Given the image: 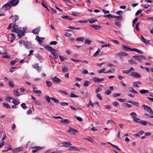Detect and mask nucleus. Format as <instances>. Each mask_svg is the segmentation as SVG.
I'll return each instance as SVG.
<instances>
[{
	"label": "nucleus",
	"mask_w": 153,
	"mask_h": 153,
	"mask_svg": "<svg viewBox=\"0 0 153 153\" xmlns=\"http://www.w3.org/2000/svg\"><path fill=\"white\" fill-rule=\"evenodd\" d=\"M19 2V0H11L3 5L2 8L5 7L7 9H9L11 7L16 6Z\"/></svg>",
	"instance_id": "1"
},
{
	"label": "nucleus",
	"mask_w": 153,
	"mask_h": 153,
	"mask_svg": "<svg viewBox=\"0 0 153 153\" xmlns=\"http://www.w3.org/2000/svg\"><path fill=\"white\" fill-rule=\"evenodd\" d=\"M23 43L26 48L29 49L32 48V44L30 42L26 41Z\"/></svg>",
	"instance_id": "2"
},
{
	"label": "nucleus",
	"mask_w": 153,
	"mask_h": 153,
	"mask_svg": "<svg viewBox=\"0 0 153 153\" xmlns=\"http://www.w3.org/2000/svg\"><path fill=\"white\" fill-rule=\"evenodd\" d=\"M51 78H52V80L54 83H59L62 82V81L60 80V79L56 76L53 77V76H52L51 77Z\"/></svg>",
	"instance_id": "3"
},
{
	"label": "nucleus",
	"mask_w": 153,
	"mask_h": 153,
	"mask_svg": "<svg viewBox=\"0 0 153 153\" xmlns=\"http://www.w3.org/2000/svg\"><path fill=\"white\" fill-rule=\"evenodd\" d=\"M67 132L70 133L71 134H75V133L77 132V131L75 129L70 127L68 130L67 131Z\"/></svg>",
	"instance_id": "4"
},
{
	"label": "nucleus",
	"mask_w": 153,
	"mask_h": 153,
	"mask_svg": "<svg viewBox=\"0 0 153 153\" xmlns=\"http://www.w3.org/2000/svg\"><path fill=\"white\" fill-rule=\"evenodd\" d=\"M31 148L34 149V150L32 151V152L33 153H35L38 150L43 149V147L35 146L32 147Z\"/></svg>",
	"instance_id": "5"
},
{
	"label": "nucleus",
	"mask_w": 153,
	"mask_h": 153,
	"mask_svg": "<svg viewBox=\"0 0 153 153\" xmlns=\"http://www.w3.org/2000/svg\"><path fill=\"white\" fill-rule=\"evenodd\" d=\"M33 67L37 71L39 72L42 69V67L39 66V64L36 63L33 66Z\"/></svg>",
	"instance_id": "6"
},
{
	"label": "nucleus",
	"mask_w": 153,
	"mask_h": 153,
	"mask_svg": "<svg viewBox=\"0 0 153 153\" xmlns=\"http://www.w3.org/2000/svg\"><path fill=\"white\" fill-rule=\"evenodd\" d=\"M51 53L53 54V55L55 56V59H57L58 57V52L57 50L54 49Z\"/></svg>",
	"instance_id": "7"
},
{
	"label": "nucleus",
	"mask_w": 153,
	"mask_h": 153,
	"mask_svg": "<svg viewBox=\"0 0 153 153\" xmlns=\"http://www.w3.org/2000/svg\"><path fill=\"white\" fill-rule=\"evenodd\" d=\"M104 79V78H102L101 79H100L97 77H94L93 79V80L94 81L97 82H99L103 81Z\"/></svg>",
	"instance_id": "8"
},
{
	"label": "nucleus",
	"mask_w": 153,
	"mask_h": 153,
	"mask_svg": "<svg viewBox=\"0 0 153 153\" xmlns=\"http://www.w3.org/2000/svg\"><path fill=\"white\" fill-rule=\"evenodd\" d=\"M12 102L15 105H18L20 103V100L17 98L12 99Z\"/></svg>",
	"instance_id": "9"
},
{
	"label": "nucleus",
	"mask_w": 153,
	"mask_h": 153,
	"mask_svg": "<svg viewBox=\"0 0 153 153\" xmlns=\"http://www.w3.org/2000/svg\"><path fill=\"white\" fill-rule=\"evenodd\" d=\"M143 56L141 55H135L133 57L137 61L141 62L143 58Z\"/></svg>",
	"instance_id": "10"
},
{
	"label": "nucleus",
	"mask_w": 153,
	"mask_h": 153,
	"mask_svg": "<svg viewBox=\"0 0 153 153\" xmlns=\"http://www.w3.org/2000/svg\"><path fill=\"white\" fill-rule=\"evenodd\" d=\"M142 107L149 112H150V111H151L152 109L150 107H149L145 105H143Z\"/></svg>",
	"instance_id": "11"
},
{
	"label": "nucleus",
	"mask_w": 153,
	"mask_h": 153,
	"mask_svg": "<svg viewBox=\"0 0 153 153\" xmlns=\"http://www.w3.org/2000/svg\"><path fill=\"white\" fill-rule=\"evenodd\" d=\"M130 76L140 78V74L136 72L131 73V74L130 75Z\"/></svg>",
	"instance_id": "12"
},
{
	"label": "nucleus",
	"mask_w": 153,
	"mask_h": 153,
	"mask_svg": "<svg viewBox=\"0 0 153 153\" xmlns=\"http://www.w3.org/2000/svg\"><path fill=\"white\" fill-rule=\"evenodd\" d=\"M122 48L123 50L125 51H132V49L129 47H127L125 45H123L122 46Z\"/></svg>",
	"instance_id": "13"
},
{
	"label": "nucleus",
	"mask_w": 153,
	"mask_h": 153,
	"mask_svg": "<svg viewBox=\"0 0 153 153\" xmlns=\"http://www.w3.org/2000/svg\"><path fill=\"white\" fill-rule=\"evenodd\" d=\"M16 33H18L17 36L19 39L22 38L25 35V33H24V32H22L21 30L20 32H17Z\"/></svg>",
	"instance_id": "14"
},
{
	"label": "nucleus",
	"mask_w": 153,
	"mask_h": 153,
	"mask_svg": "<svg viewBox=\"0 0 153 153\" xmlns=\"http://www.w3.org/2000/svg\"><path fill=\"white\" fill-rule=\"evenodd\" d=\"M90 26L94 28L95 29L97 30H99L102 28V27L100 26L97 25H90Z\"/></svg>",
	"instance_id": "15"
},
{
	"label": "nucleus",
	"mask_w": 153,
	"mask_h": 153,
	"mask_svg": "<svg viewBox=\"0 0 153 153\" xmlns=\"http://www.w3.org/2000/svg\"><path fill=\"white\" fill-rule=\"evenodd\" d=\"M61 144L65 147H68L69 145H71V143L70 141L65 142Z\"/></svg>",
	"instance_id": "16"
},
{
	"label": "nucleus",
	"mask_w": 153,
	"mask_h": 153,
	"mask_svg": "<svg viewBox=\"0 0 153 153\" xmlns=\"http://www.w3.org/2000/svg\"><path fill=\"white\" fill-rule=\"evenodd\" d=\"M127 102L129 103H130L133 105H135L136 107H137L139 105V104L138 102H134L132 101L128 100L127 101Z\"/></svg>",
	"instance_id": "17"
},
{
	"label": "nucleus",
	"mask_w": 153,
	"mask_h": 153,
	"mask_svg": "<svg viewBox=\"0 0 153 153\" xmlns=\"http://www.w3.org/2000/svg\"><path fill=\"white\" fill-rule=\"evenodd\" d=\"M60 123H63L64 124H68L70 123L69 120L67 119H65L62 120L60 121Z\"/></svg>",
	"instance_id": "18"
},
{
	"label": "nucleus",
	"mask_w": 153,
	"mask_h": 153,
	"mask_svg": "<svg viewBox=\"0 0 153 153\" xmlns=\"http://www.w3.org/2000/svg\"><path fill=\"white\" fill-rule=\"evenodd\" d=\"M23 147H19L14 149L13 150L14 151V152L16 153L17 152H21L23 150Z\"/></svg>",
	"instance_id": "19"
},
{
	"label": "nucleus",
	"mask_w": 153,
	"mask_h": 153,
	"mask_svg": "<svg viewBox=\"0 0 153 153\" xmlns=\"http://www.w3.org/2000/svg\"><path fill=\"white\" fill-rule=\"evenodd\" d=\"M141 40L143 43L146 44H148L149 43V41L147 40L146 41V39L144 38L143 36H141Z\"/></svg>",
	"instance_id": "20"
},
{
	"label": "nucleus",
	"mask_w": 153,
	"mask_h": 153,
	"mask_svg": "<svg viewBox=\"0 0 153 153\" xmlns=\"http://www.w3.org/2000/svg\"><path fill=\"white\" fill-rule=\"evenodd\" d=\"M39 28H36L34 29L32 31V33L35 34H38L39 32Z\"/></svg>",
	"instance_id": "21"
},
{
	"label": "nucleus",
	"mask_w": 153,
	"mask_h": 153,
	"mask_svg": "<svg viewBox=\"0 0 153 153\" xmlns=\"http://www.w3.org/2000/svg\"><path fill=\"white\" fill-rule=\"evenodd\" d=\"M132 51H134L140 54H143V52L142 51L136 48H132Z\"/></svg>",
	"instance_id": "22"
},
{
	"label": "nucleus",
	"mask_w": 153,
	"mask_h": 153,
	"mask_svg": "<svg viewBox=\"0 0 153 153\" xmlns=\"http://www.w3.org/2000/svg\"><path fill=\"white\" fill-rule=\"evenodd\" d=\"M132 117L133 118L134 121L136 123H140V120L139 118H137L135 116H132Z\"/></svg>",
	"instance_id": "23"
},
{
	"label": "nucleus",
	"mask_w": 153,
	"mask_h": 153,
	"mask_svg": "<svg viewBox=\"0 0 153 153\" xmlns=\"http://www.w3.org/2000/svg\"><path fill=\"white\" fill-rule=\"evenodd\" d=\"M129 91L131 93H134L136 94H138V93L132 87H130L129 88Z\"/></svg>",
	"instance_id": "24"
},
{
	"label": "nucleus",
	"mask_w": 153,
	"mask_h": 153,
	"mask_svg": "<svg viewBox=\"0 0 153 153\" xmlns=\"http://www.w3.org/2000/svg\"><path fill=\"white\" fill-rule=\"evenodd\" d=\"M9 86L11 88H13L14 87L13 82V81L9 80L8 81Z\"/></svg>",
	"instance_id": "25"
},
{
	"label": "nucleus",
	"mask_w": 153,
	"mask_h": 153,
	"mask_svg": "<svg viewBox=\"0 0 153 153\" xmlns=\"http://www.w3.org/2000/svg\"><path fill=\"white\" fill-rule=\"evenodd\" d=\"M61 17L64 19H67L69 20H71L73 19L68 16L62 15L61 16Z\"/></svg>",
	"instance_id": "26"
},
{
	"label": "nucleus",
	"mask_w": 153,
	"mask_h": 153,
	"mask_svg": "<svg viewBox=\"0 0 153 153\" xmlns=\"http://www.w3.org/2000/svg\"><path fill=\"white\" fill-rule=\"evenodd\" d=\"M45 48L47 50L51 52V51L54 49H53L52 47L49 45L46 46L45 47Z\"/></svg>",
	"instance_id": "27"
},
{
	"label": "nucleus",
	"mask_w": 153,
	"mask_h": 153,
	"mask_svg": "<svg viewBox=\"0 0 153 153\" xmlns=\"http://www.w3.org/2000/svg\"><path fill=\"white\" fill-rule=\"evenodd\" d=\"M3 106L7 109H10L11 108V107L10 106L9 104L7 103H3Z\"/></svg>",
	"instance_id": "28"
},
{
	"label": "nucleus",
	"mask_w": 153,
	"mask_h": 153,
	"mask_svg": "<svg viewBox=\"0 0 153 153\" xmlns=\"http://www.w3.org/2000/svg\"><path fill=\"white\" fill-rule=\"evenodd\" d=\"M91 84V82L88 81H85L83 83L84 86H88Z\"/></svg>",
	"instance_id": "29"
},
{
	"label": "nucleus",
	"mask_w": 153,
	"mask_h": 153,
	"mask_svg": "<svg viewBox=\"0 0 153 153\" xmlns=\"http://www.w3.org/2000/svg\"><path fill=\"white\" fill-rule=\"evenodd\" d=\"M59 58H60V59L62 62H63L64 61L67 60V58L65 56H59Z\"/></svg>",
	"instance_id": "30"
},
{
	"label": "nucleus",
	"mask_w": 153,
	"mask_h": 153,
	"mask_svg": "<svg viewBox=\"0 0 153 153\" xmlns=\"http://www.w3.org/2000/svg\"><path fill=\"white\" fill-rule=\"evenodd\" d=\"M115 25L118 26L119 27H121V22L117 20H116L114 22Z\"/></svg>",
	"instance_id": "31"
},
{
	"label": "nucleus",
	"mask_w": 153,
	"mask_h": 153,
	"mask_svg": "<svg viewBox=\"0 0 153 153\" xmlns=\"http://www.w3.org/2000/svg\"><path fill=\"white\" fill-rule=\"evenodd\" d=\"M13 93L16 97H18L20 96V95L19 94V92L18 91V89L13 91Z\"/></svg>",
	"instance_id": "32"
},
{
	"label": "nucleus",
	"mask_w": 153,
	"mask_h": 153,
	"mask_svg": "<svg viewBox=\"0 0 153 153\" xmlns=\"http://www.w3.org/2000/svg\"><path fill=\"white\" fill-rule=\"evenodd\" d=\"M10 35L12 36L11 40L10 42H12L15 39L16 37V35L14 34L13 33H10Z\"/></svg>",
	"instance_id": "33"
},
{
	"label": "nucleus",
	"mask_w": 153,
	"mask_h": 153,
	"mask_svg": "<svg viewBox=\"0 0 153 153\" xmlns=\"http://www.w3.org/2000/svg\"><path fill=\"white\" fill-rule=\"evenodd\" d=\"M140 93L141 94H145L146 93H148L149 91L148 90H146L144 89L141 90L140 91Z\"/></svg>",
	"instance_id": "34"
},
{
	"label": "nucleus",
	"mask_w": 153,
	"mask_h": 153,
	"mask_svg": "<svg viewBox=\"0 0 153 153\" xmlns=\"http://www.w3.org/2000/svg\"><path fill=\"white\" fill-rule=\"evenodd\" d=\"M128 62L129 64L131 65L132 64H137L136 62H134V60L133 59H131L128 60Z\"/></svg>",
	"instance_id": "35"
},
{
	"label": "nucleus",
	"mask_w": 153,
	"mask_h": 153,
	"mask_svg": "<svg viewBox=\"0 0 153 153\" xmlns=\"http://www.w3.org/2000/svg\"><path fill=\"white\" fill-rule=\"evenodd\" d=\"M149 122H147L146 121H143L141 120L140 121V123L141 124H142L144 126L147 125V123H148Z\"/></svg>",
	"instance_id": "36"
},
{
	"label": "nucleus",
	"mask_w": 153,
	"mask_h": 153,
	"mask_svg": "<svg viewBox=\"0 0 153 153\" xmlns=\"http://www.w3.org/2000/svg\"><path fill=\"white\" fill-rule=\"evenodd\" d=\"M36 39L39 42V43H41L42 42V41L41 40L40 38L38 36H36Z\"/></svg>",
	"instance_id": "37"
},
{
	"label": "nucleus",
	"mask_w": 153,
	"mask_h": 153,
	"mask_svg": "<svg viewBox=\"0 0 153 153\" xmlns=\"http://www.w3.org/2000/svg\"><path fill=\"white\" fill-rule=\"evenodd\" d=\"M21 30H22V28H19V29L18 30H16V28L13 29L11 31L12 32H20Z\"/></svg>",
	"instance_id": "38"
},
{
	"label": "nucleus",
	"mask_w": 153,
	"mask_h": 153,
	"mask_svg": "<svg viewBox=\"0 0 153 153\" xmlns=\"http://www.w3.org/2000/svg\"><path fill=\"white\" fill-rule=\"evenodd\" d=\"M74 26H69L68 27V28L72 29L73 30H80L81 29V28L80 27H76L74 28Z\"/></svg>",
	"instance_id": "39"
},
{
	"label": "nucleus",
	"mask_w": 153,
	"mask_h": 153,
	"mask_svg": "<svg viewBox=\"0 0 153 153\" xmlns=\"http://www.w3.org/2000/svg\"><path fill=\"white\" fill-rule=\"evenodd\" d=\"M91 42V41L90 40H89L88 39H87L84 41V43L86 44H88L90 45Z\"/></svg>",
	"instance_id": "40"
},
{
	"label": "nucleus",
	"mask_w": 153,
	"mask_h": 153,
	"mask_svg": "<svg viewBox=\"0 0 153 153\" xmlns=\"http://www.w3.org/2000/svg\"><path fill=\"white\" fill-rule=\"evenodd\" d=\"M21 106L24 109H25L27 108V106L26 105V104L24 103L21 104Z\"/></svg>",
	"instance_id": "41"
},
{
	"label": "nucleus",
	"mask_w": 153,
	"mask_h": 153,
	"mask_svg": "<svg viewBox=\"0 0 153 153\" xmlns=\"http://www.w3.org/2000/svg\"><path fill=\"white\" fill-rule=\"evenodd\" d=\"M68 70V68L67 67H64L62 68V70L65 72H67Z\"/></svg>",
	"instance_id": "42"
},
{
	"label": "nucleus",
	"mask_w": 153,
	"mask_h": 153,
	"mask_svg": "<svg viewBox=\"0 0 153 153\" xmlns=\"http://www.w3.org/2000/svg\"><path fill=\"white\" fill-rule=\"evenodd\" d=\"M104 17H106L108 18H113V15L110 14H108L106 15H105L104 16Z\"/></svg>",
	"instance_id": "43"
},
{
	"label": "nucleus",
	"mask_w": 153,
	"mask_h": 153,
	"mask_svg": "<svg viewBox=\"0 0 153 153\" xmlns=\"http://www.w3.org/2000/svg\"><path fill=\"white\" fill-rule=\"evenodd\" d=\"M89 94L88 92H87L86 93H85L83 95V97L84 99L87 98Z\"/></svg>",
	"instance_id": "44"
},
{
	"label": "nucleus",
	"mask_w": 153,
	"mask_h": 153,
	"mask_svg": "<svg viewBox=\"0 0 153 153\" xmlns=\"http://www.w3.org/2000/svg\"><path fill=\"white\" fill-rule=\"evenodd\" d=\"M70 97H78V96L75 95L73 93H72L70 94Z\"/></svg>",
	"instance_id": "45"
},
{
	"label": "nucleus",
	"mask_w": 153,
	"mask_h": 153,
	"mask_svg": "<svg viewBox=\"0 0 153 153\" xmlns=\"http://www.w3.org/2000/svg\"><path fill=\"white\" fill-rule=\"evenodd\" d=\"M100 52V50L98 49L97 51L94 54L93 56L94 57H96L97 55Z\"/></svg>",
	"instance_id": "46"
},
{
	"label": "nucleus",
	"mask_w": 153,
	"mask_h": 153,
	"mask_svg": "<svg viewBox=\"0 0 153 153\" xmlns=\"http://www.w3.org/2000/svg\"><path fill=\"white\" fill-rule=\"evenodd\" d=\"M46 83L48 87H50L52 85V83L51 81H46Z\"/></svg>",
	"instance_id": "47"
},
{
	"label": "nucleus",
	"mask_w": 153,
	"mask_h": 153,
	"mask_svg": "<svg viewBox=\"0 0 153 153\" xmlns=\"http://www.w3.org/2000/svg\"><path fill=\"white\" fill-rule=\"evenodd\" d=\"M85 139L88 140L92 142H94V141L93 139L91 138L90 137H88L87 138H85Z\"/></svg>",
	"instance_id": "48"
},
{
	"label": "nucleus",
	"mask_w": 153,
	"mask_h": 153,
	"mask_svg": "<svg viewBox=\"0 0 153 153\" xmlns=\"http://www.w3.org/2000/svg\"><path fill=\"white\" fill-rule=\"evenodd\" d=\"M89 23L91 24H92L96 22L97 21V20L96 19L95 20H92V19H89L88 20Z\"/></svg>",
	"instance_id": "49"
},
{
	"label": "nucleus",
	"mask_w": 153,
	"mask_h": 153,
	"mask_svg": "<svg viewBox=\"0 0 153 153\" xmlns=\"http://www.w3.org/2000/svg\"><path fill=\"white\" fill-rule=\"evenodd\" d=\"M90 105H91L93 107H94V105L90 100L89 101V104L87 105L88 107H89Z\"/></svg>",
	"instance_id": "50"
},
{
	"label": "nucleus",
	"mask_w": 153,
	"mask_h": 153,
	"mask_svg": "<svg viewBox=\"0 0 153 153\" xmlns=\"http://www.w3.org/2000/svg\"><path fill=\"white\" fill-rule=\"evenodd\" d=\"M45 98L48 102V103L50 102L51 101V99L50 97L46 95L45 96Z\"/></svg>",
	"instance_id": "51"
},
{
	"label": "nucleus",
	"mask_w": 153,
	"mask_h": 153,
	"mask_svg": "<svg viewBox=\"0 0 153 153\" xmlns=\"http://www.w3.org/2000/svg\"><path fill=\"white\" fill-rule=\"evenodd\" d=\"M117 20H119L120 21H122L123 19V16L121 15H120L119 16H117Z\"/></svg>",
	"instance_id": "52"
},
{
	"label": "nucleus",
	"mask_w": 153,
	"mask_h": 153,
	"mask_svg": "<svg viewBox=\"0 0 153 153\" xmlns=\"http://www.w3.org/2000/svg\"><path fill=\"white\" fill-rule=\"evenodd\" d=\"M133 86L136 87L137 88L139 87V86L137 84V82H134L133 83Z\"/></svg>",
	"instance_id": "53"
},
{
	"label": "nucleus",
	"mask_w": 153,
	"mask_h": 153,
	"mask_svg": "<svg viewBox=\"0 0 153 153\" xmlns=\"http://www.w3.org/2000/svg\"><path fill=\"white\" fill-rule=\"evenodd\" d=\"M77 41L83 42L84 41V38H78L76 39Z\"/></svg>",
	"instance_id": "54"
},
{
	"label": "nucleus",
	"mask_w": 153,
	"mask_h": 153,
	"mask_svg": "<svg viewBox=\"0 0 153 153\" xmlns=\"http://www.w3.org/2000/svg\"><path fill=\"white\" fill-rule=\"evenodd\" d=\"M57 41H52V42H51L49 44L51 45H56L57 44Z\"/></svg>",
	"instance_id": "55"
},
{
	"label": "nucleus",
	"mask_w": 153,
	"mask_h": 153,
	"mask_svg": "<svg viewBox=\"0 0 153 153\" xmlns=\"http://www.w3.org/2000/svg\"><path fill=\"white\" fill-rule=\"evenodd\" d=\"M33 93H36V94H41L42 93L40 91L38 90H34L33 91Z\"/></svg>",
	"instance_id": "56"
},
{
	"label": "nucleus",
	"mask_w": 153,
	"mask_h": 153,
	"mask_svg": "<svg viewBox=\"0 0 153 153\" xmlns=\"http://www.w3.org/2000/svg\"><path fill=\"white\" fill-rule=\"evenodd\" d=\"M111 41L113 42H114L116 44H120L119 42L117 40H111Z\"/></svg>",
	"instance_id": "57"
},
{
	"label": "nucleus",
	"mask_w": 153,
	"mask_h": 153,
	"mask_svg": "<svg viewBox=\"0 0 153 153\" xmlns=\"http://www.w3.org/2000/svg\"><path fill=\"white\" fill-rule=\"evenodd\" d=\"M141 6L143 7L144 8H148L149 7L150 5H148V4H146L144 5L142 4Z\"/></svg>",
	"instance_id": "58"
},
{
	"label": "nucleus",
	"mask_w": 153,
	"mask_h": 153,
	"mask_svg": "<svg viewBox=\"0 0 153 153\" xmlns=\"http://www.w3.org/2000/svg\"><path fill=\"white\" fill-rule=\"evenodd\" d=\"M60 104L62 106H66L68 105V103L65 102H60Z\"/></svg>",
	"instance_id": "59"
},
{
	"label": "nucleus",
	"mask_w": 153,
	"mask_h": 153,
	"mask_svg": "<svg viewBox=\"0 0 153 153\" xmlns=\"http://www.w3.org/2000/svg\"><path fill=\"white\" fill-rule=\"evenodd\" d=\"M7 148L8 151L12 149L11 146L9 144H7Z\"/></svg>",
	"instance_id": "60"
},
{
	"label": "nucleus",
	"mask_w": 153,
	"mask_h": 153,
	"mask_svg": "<svg viewBox=\"0 0 153 153\" xmlns=\"http://www.w3.org/2000/svg\"><path fill=\"white\" fill-rule=\"evenodd\" d=\"M117 100L120 102H125V99H123L122 98H118Z\"/></svg>",
	"instance_id": "61"
},
{
	"label": "nucleus",
	"mask_w": 153,
	"mask_h": 153,
	"mask_svg": "<svg viewBox=\"0 0 153 153\" xmlns=\"http://www.w3.org/2000/svg\"><path fill=\"white\" fill-rule=\"evenodd\" d=\"M19 17L17 15H15L14 16V22H16L17 20H19Z\"/></svg>",
	"instance_id": "62"
},
{
	"label": "nucleus",
	"mask_w": 153,
	"mask_h": 153,
	"mask_svg": "<svg viewBox=\"0 0 153 153\" xmlns=\"http://www.w3.org/2000/svg\"><path fill=\"white\" fill-rule=\"evenodd\" d=\"M71 14L72 15L74 16H77L78 15V14L76 12H74V11H72L71 12Z\"/></svg>",
	"instance_id": "63"
},
{
	"label": "nucleus",
	"mask_w": 153,
	"mask_h": 153,
	"mask_svg": "<svg viewBox=\"0 0 153 153\" xmlns=\"http://www.w3.org/2000/svg\"><path fill=\"white\" fill-rule=\"evenodd\" d=\"M102 89L101 88L99 87H97L96 90L95 92L96 93L99 92V91H101Z\"/></svg>",
	"instance_id": "64"
}]
</instances>
